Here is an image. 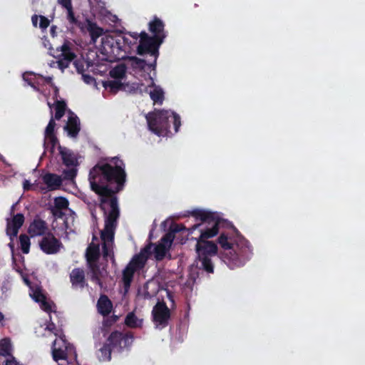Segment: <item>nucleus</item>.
Wrapping results in <instances>:
<instances>
[{
    "mask_svg": "<svg viewBox=\"0 0 365 365\" xmlns=\"http://www.w3.org/2000/svg\"><path fill=\"white\" fill-rule=\"evenodd\" d=\"M123 185V184H90L91 190L102 197L103 202H105L103 198L111 197L109 201V210L108 212H105V227L101 232V237L103 241V252L105 257L110 255L117 220L119 217L117 199L113 196L122 189Z\"/></svg>",
    "mask_w": 365,
    "mask_h": 365,
    "instance_id": "1",
    "label": "nucleus"
},
{
    "mask_svg": "<svg viewBox=\"0 0 365 365\" xmlns=\"http://www.w3.org/2000/svg\"><path fill=\"white\" fill-rule=\"evenodd\" d=\"M217 242L223 249L220 258L231 269L244 266L252 256L251 245L243 236H237L232 242L225 233H221Z\"/></svg>",
    "mask_w": 365,
    "mask_h": 365,
    "instance_id": "2",
    "label": "nucleus"
},
{
    "mask_svg": "<svg viewBox=\"0 0 365 365\" xmlns=\"http://www.w3.org/2000/svg\"><path fill=\"white\" fill-rule=\"evenodd\" d=\"M113 163H97L89 173L90 182L104 180L106 182H125L127 174L124 162L118 157L110 160Z\"/></svg>",
    "mask_w": 365,
    "mask_h": 365,
    "instance_id": "3",
    "label": "nucleus"
},
{
    "mask_svg": "<svg viewBox=\"0 0 365 365\" xmlns=\"http://www.w3.org/2000/svg\"><path fill=\"white\" fill-rule=\"evenodd\" d=\"M202 226L201 223H196L190 228H186L182 224H178L173 220H165L161 222V228L168 231L165 235L161 237V260L165 258L171 259V255L169 251L175 240L178 243L184 244L187 239H184L183 234L186 236L190 235L197 228Z\"/></svg>",
    "mask_w": 365,
    "mask_h": 365,
    "instance_id": "4",
    "label": "nucleus"
},
{
    "mask_svg": "<svg viewBox=\"0 0 365 365\" xmlns=\"http://www.w3.org/2000/svg\"><path fill=\"white\" fill-rule=\"evenodd\" d=\"M153 255L156 260H160V244H148L138 255L133 257L124 269L122 277L124 294H126L130 288L134 273L142 269L147 259Z\"/></svg>",
    "mask_w": 365,
    "mask_h": 365,
    "instance_id": "5",
    "label": "nucleus"
},
{
    "mask_svg": "<svg viewBox=\"0 0 365 365\" xmlns=\"http://www.w3.org/2000/svg\"><path fill=\"white\" fill-rule=\"evenodd\" d=\"M195 250L197 255L195 260L196 268L205 272L207 274H213L215 265L212 257L217 255V245L212 241L197 240Z\"/></svg>",
    "mask_w": 365,
    "mask_h": 365,
    "instance_id": "6",
    "label": "nucleus"
},
{
    "mask_svg": "<svg viewBox=\"0 0 365 365\" xmlns=\"http://www.w3.org/2000/svg\"><path fill=\"white\" fill-rule=\"evenodd\" d=\"M68 201L62 197H56L54 200V206L52 208V213L55 218L53 222V228L58 227L66 233L72 231L75 222V214L68 207Z\"/></svg>",
    "mask_w": 365,
    "mask_h": 365,
    "instance_id": "7",
    "label": "nucleus"
},
{
    "mask_svg": "<svg viewBox=\"0 0 365 365\" xmlns=\"http://www.w3.org/2000/svg\"><path fill=\"white\" fill-rule=\"evenodd\" d=\"M190 214L193 216L196 220H200L202 222L207 223L210 227L201 229L200 236L195 240H207L217 235L219 232V225L220 219L215 212L201 209H195Z\"/></svg>",
    "mask_w": 365,
    "mask_h": 365,
    "instance_id": "8",
    "label": "nucleus"
},
{
    "mask_svg": "<svg viewBox=\"0 0 365 365\" xmlns=\"http://www.w3.org/2000/svg\"><path fill=\"white\" fill-rule=\"evenodd\" d=\"M128 38L123 36H105L101 38V53L110 61L119 58Z\"/></svg>",
    "mask_w": 365,
    "mask_h": 365,
    "instance_id": "9",
    "label": "nucleus"
},
{
    "mask_svg": "<svg viewBox=\"0 0 365 365\" xmlns=\"http://www.w3.org/2000/svg\"><path fill=\"white\" fill-rule=\"evenodd\" d=\"M160 46V36H149L145 31L140 34L139 45L137 47L138 54L143 56L148 54L153 59L154 66L158 56V46Z\"/></svg>",
    "mask_w": 365,
    "mask_h": 365,
    "instance_id": "10",
    "label": "nucleus"
},
{
    "mask_svg": "<svg viewBox=\"0 0 365 365\" xmlns=\"http://www.w3.org/2000/svg\"><path fill=\"white\" fill-rule=\"evenodd\" d=\"M75 354L74 349L72 345L68 344L65 336L60 334L56 338L52 345V356L56 361L59 360H66L68 354Z\"/></svg>",
    "mask_w": 365,
    "mask_h": 365,
    "instance_id": "11",
    "label": "nucleus"
},
{
    "mask_svg": "<svg viewBox=\"0 0 365 365\" xmlns=\"http://www.w3.org/2000/svg\"><path fill=\"white\" fill-rule=\"evenodd\" d=\"M39 245L41 250L48 255L58 252L61 247L60 241L52 235L43 237Z\"/></svg>",
    "mask_w": 365,
    "mask_h": 365,
    "instance_id": "12",
    "label": "nucleus"
},
{
    "mask_svg": "<svg viewBox=\"0 0 365 365\" xmlns=\"http://www.w3.org/2000/svg\"><path fill=\"white\" fill-rule=\"evenodd\" d=\"M24 216L22 214H16L11 220H7L6 233L12 240L16 237L19 230L23 225Z\"/></svg>",
    "mask_w": 365,
    "mask_h": 365,
    "instance_id": "13",
    "label": "nucleus"
},
{
    "mask_svg": "<svg viewBox=\"0 0 365 365\" xmlns=\"http://www.w3.org/2000/svg\"><path fill=\"white\" fill-rule=\"evenodd\" d=\"M148 127L153 133L160 136V110L155 109L145 115Z\"/></svg>",
    "mask_w": 365,
    "mask_h": 365,
    "instance_id": "14",
    "label": "nucleus"
},
{
    "mask_svg": "<svg viewBox=\"0 0 365 365\" xmlns=\"http://www.w3.org/2000/svg\"><path fill=\"white\" fill-rule=\"evenodd\" d=\"M64 130L70 138H76L81 130V123L78 117L73 114L69 116L68 122L64 126Z\"/></svg>",
    "mask_w": 365,
    "mask_h": 365,
    "instance_id": "15",
    "label": "nucleus"
},
{
    "mask_svg": "<svg viewBox=\"0 0 365 365\" xmlns=\"http://www.w3.org/2000/svg\"><path fill=\"white\" fill-rule=\"evenodd\" d=\"M30 296L35 302L39 303L40 307L45 312L51 313L53 311L52 304L46 299L40 289L32 290Z\"/></svg>",
    "mask_w": 365,
    "mask_h": 365,
    "instance_id": "16",
    "label": "nucleus"
},
{
    "mask_svg": "<svg viewBox=\"0 0 365 365\" xmlns=\"http://www.w3.org/2000/svg\"><path fill=\"white\" fill-rule=\"evenodd\" d=\"M48 230L46 222L41 219H35L29 227V233L31 237L41 236Z\"/></svg>",
    "mask_w": 365,
    "mask_h": 365,
    "instance_id": "17",
    "label": "nucleus"
},
{
    "mask_svg": "<svg viewBox=\"0 0 365 365\" xmlns=\"http://www.w3.org/2000/svg\"><path fill=\"white\" fill-rule=\"evenodd\" d=\"M59 153L61 156L63 163L67 167H76L78 164L77 159L73 153L68 148L58 146Z\"/></svg>",
    "mask_w": 365,
    "mask_h": 365,
    "instance_id": "18",
    "label": "nucleus"
},
{
    "mask_svg": "<svg viewBox=\"0 0 365 365\" xmlns=\"http://www.w3.org/2000/svg\"><path fill=\"white\" fill-rule=\"evenodd\" d=\"M70 277L73 287L76 288H83L84 287L85 275L83 269L79 268L73 269Z\"/></svg>",
    "mask_w": 365,
    "mask_h": 365,
    "instance_id": "19",
    "label": "nucleus"
},
{
    "mask_svg": "<svg viewBox=\"0 0 365 365\" xmlns=\"http://www.w3.org/2000/svg\"><path fill=\"white\" fill-rule=\"evenodd\" d=\"M97 307L98 312L101 314L103 316H107L111 312L113 305L112 302L108 298V297H106V295H102L100 297L98 301Z\"/></svg>",
    "mask_w": 365,
    "mask_h": 365,
    "instance_id": "20",
    "label": "nucleus"
},
{
    "mask_svg": "<svg viewBox=\"0 0 365 365\" xmlns=\"http://www.w3.org/2000/svg\"><path fill=\"white\" fill-rule=\"evenodd\" d=\"M91 272V279L93 282H96L99 284L101 287H103L101 282V278L104 277L106 274V271L103 268H100L96 263H91L89 265Z\"/></svg>",
    "mask_w": 365,
    "mask_h": 365,
    "instance_id": "21",
    "label": "nucleus"
},
{
    "mask_svg": "<svg viewBox=\"0 0 365 365\" xmlns=\"http://www.w3.org/2000/svg\"><path fill=\"white\" fill-rule=\"evenodd\" d=\"M133 339V337L132 335L126 334L123 336L121 333L118 331H115L111 333V334L110 335L108 338V341L110 344H112L113 346H117L118 344L120 346L122 341H124L125 344H126L127 342H132Z\"/></svg>",
    "mask_w": 365,
    "mask_h": 365,
    "instance_id": "22",
    "label": "nucleus"
},
{
    "mask_svg": "<svg viewBox=\"0 0 365 365\" xmlns=\"http://www.w3.org/2000/svg\"><path fill=\"white\" fill-rule=\"evenodd\" d=\"M125 324L130 328H140L142 327L143 319L137 317L133 312H130L125 317Z\"/></svg>",
    "mask_w": 365,
    "mask_h": 365,
    "instance_id": "23",
    "label": "nucleus"
},
{
    "mask_svg": "<svg viewBox=\"0 0 365 365\" xmlns=\"http://www.w3.org/2000/svg\"><path fill=\"white\" fill-rule=\"evenodd\" d=\"M127 68L124 64H119L112 68L110 72V76L116 80H122L125 77Z\"/></svg>",
    "mask_w": 365,
    "mask_h": 365,
    "instance_id": "24",
    "label": "nucleus"
},
{
    "mask_svg": "<svg viewBox=\"0 0 365 365\" xmlns=\"http://www.w3.org/2000/svg\"><path fill=\"white\" fill-rule=\"evenodd\" d=\"M106 88H109L113 93H117L118 91L125 90V85L120 80L107 81L103 83Z\"/></svg>",
    "mask_w": 365,
    "mask_h": 365,
    "instance_id": "25",
    "label": "nucleus"
},
{
    "mask_svg": "<svg viewBox=\"0 0 365 365\" xmlns=\"http://www.w3.org/2000/svg\"><path fill=\"white\" fill-rule=\"evenodd\" d=\"M99 257V247L98 246L90 245L86 251V258L88 264L91 263H96V260Z\"/></svg>",
    "mask_w": 365,
    "mask_h": 365,
    "instance_id": "26",
    "label": "nucleus"
},
{
    "mask_svg": "<svg viewBox=\"0 0 365 365\" xmlns=\"http://www.w3.org/2000/svg\"><path fill=\"white\" fill-rule=\"evenodd\" d=\"M61 58L68 61H72L76 56V54L71 51L69 46V43L68 41L64 42V43L61 46Z\"/></svg>",
    "mask_w": 365,
    "mask_h": 365,
    "instance_id": "27",
    "label": "nucleus"
},
{
    "mask_svg": "<svg viewBox=\"0 0 365 365\" xmlns=\"http://www.w3.org/2000/svg\"><path fill=\"white\" fill-rule=\"evenodd\" d=\"M170 317V309L166 303L161 299V328L168 325V319Z\"/></svg>",
    "mask_w": 365,
    "mask_h": 365,
    "instance_id": "28",
    "label": "nucleus"
},
{
    "mask_svg": "<svg viewBox=\"0 0 365 365\" xmlns=\"http://www.w3.org/2000/svg\"><path fill=\"white\" fill-rule=\"evenodd\" d=\"M12 353V346L9 339H4L0 341V355L4 356H11Z\"/></svg>",
    "mask_w": 365,
    "mask_h": 365,
    "instance_id": "29",
    "label": "nucleus"
},
{
    "mask_svg": "<svg viewBox=\"0 0 365 365\" xmlns=\"http://www.w3.org/2000/svg\"><path fill=\"white\" fill-rule=\"evenodd\" d=\"M66 103L64 101L57 100L55 102V115L54 119L59 120L65 114L66 109Z\"/></svg>",
    "mask_w": 365,
    "mask_h": 365,
    "instance_id": "30",
    "label": "nucleus"
},
{
    "mask_svg": "<svg viewBox=\"0 0 365 365\" xmlns=\"http://www.w3.org/2000/svg\"><path fill=\"white\" fill-rule=\"evenodd\" d=\"M91 38L93 43L103 35V29L98 26L96 24H91L88 28Z\"/></svg>",
    "mask_w": 365,
    "mask_h": 365,
    "instance_id": "31",
    "label": "nucleus"
},
{
    "mask_svg": "<svg viewBox=\"0 0 365 365\" xmlns=\"http://www.w3.org/2000/svg\"><path fill=\"white\" fill-rule=\"evenodd\" d=\"M128 63L131 67L134 69H138L140 71L144 70L147 64L146 61L140 59L135 56H131L129 58Z\"/></svg>",
    "mask_w": 365,
    "mask_h": 365,
    "instance_id": "32",
    "label": "nucleus"
},
{
    "mask_svg": "<svg viewBox=\"0 0 365 365\" xmlns=\"http://www.w3.org/2000/svg\"><path fill=\"white\" fill-rule=\"evenodd\" d=\"M77 175V169L76 167H68V169H66L63 171L62 175H61L62 178V181L65 180H71L72 182H74V179Z\"/></svg>",
    "mask_w": 365,
    "mask_h": 365,
    "instance_id": "33",
    "label": "nucleus"
},
{
    "mask_svg": "<svg viewBox=\"0 0 365 365\" xmlns=\"http://www.w3.org/2000/svg\"><path fill=\"white\" fill-rule=\"evenodd\" d=\"M21 249L24 254H28L30 250V239L26 235H21L19 237Z\"/></svg>",
    "mask_w": 365,
    "mask_h": 365,
    "instance_id": "34",
    "label": "nucleus"
},
{
    "mask_svg": "<svg viewBox=\"0 0 365 365\" xmlns=\"http://www.w3.org/2000/svg\"><path fill=\"white\" fill-rule=\"evenodd\" d=\"M101 354L99 355V359L101 361H109L111 356V350L110 348V344H105L102 348L99 350Z\"/></svg>",
    "mask_w": 365,
    "mask_h": 365,
    "instance_id": "35",
    "label": "nucleus"
},
{
    "mask_svg": "<svg viewBox=\"0 0 365 365\" xmlns=\"http://www.w3.org/2000/svg\"><path fill=\"white\" fill-rule=\"evenodd\" d=\"M43 182H62V178L57 174L46 173L43 176Z\"/></svg>",
    "mask_w": 365,
    "mask_h": 365,
    "instance_id": "36",
    "label": "nucleus"
},
{
    "mask_svg": "<svg viewBox=\"0 0 365 365\" xmlns=\"http://www.w3.org/2000/svg\"><path fill=\"white\" fill-rule=\"evenodd\" d=\"M66 9L67 10V19L69 23L72 25L80 26L81 23L74 15L73 6H70V8H66Z\"/></svg>",
    "mask_w": 365,
    "mask_h": 365,
    "instance_id": "37",
    "label": "nucleus"
},
{
    "mask_svg": "<svg viewBox=\"0 0 365 365\" xmlns=\"http://www.w3.org/2000/svg\"><path fill=\"white\" fill-rule=\"evenodd\" d=\"M149 29L151 32L155 34V36H160V19L155 17L153 21L150 22Z\"/></svg>",
    "mask_w": 365,
    "mask_h": 365,
    "instance_id": "38",
    "label": "nucleus"
},
{
    "mask_svg": "<svg viewBox=\"0 0 365 365\" xmlns=\"http://www.w3.org/2000/svg\"><path fill=\"white\" fill-rule=\"evenodd\" d=\"M153 321L155 323V327L158 328L160 324V300L155 305L153 310Z\"/></svg>",
    "mask_w": 365,
    "mask_h": 365,
    "instance_id": "39",
    "label": "nucleus"
},
{
    "mask_svg": "<svg viewBox=\"0 0 365 365\" xmlns=\"http://www.w3.org/2000/svg\"><path fill=\"white\" fill-rule=\"evenodd\" d=\"M55 120L56 119H54L53 117L51 116V118L45 129L44 136L55 134L54 129H55V126L56 125Z\"/></svg>",
    "mask_w": 365,
    "mask_h": 365,
    "instance_id": "40",
    "label": "nucleus"
},
{
    "mask_svg": "<svg viewBox=\"0 0 365 365\" xmlns=\"http://www.w3.org/2000/svg\"><path fill=\"white\" fill-rule=\"evenodd\" d=\"M44 144L48 143L51 145V149H54L56 144L58 143V138L56 135H49L44 136Z\"/></svg>",
    "mask_w": 365,
    "mask_h": 365,
    "instance_id": "41",
    "label": "nucleus"
},
{
    "mask_svg": "<svg viewBox=\"0 0 365 365\" xmlns=\"http://www.w3.org/2000/svg\"><path fill=\"white\" fill-rule=\"evenodd\" d=\"M150 98L153 101L154 103L160 101V88H155L150 93Z\"/></svg>",
    "mask_w": 365,
    "mask_h": 365,
    "instance_id": "42",
    "label": "nucleus"
},
{
    "mask_svg": "<svg viewBox=\"0 0 365 365\" xmlns=\"http://www.w3.org/2000/svg\"><path fill=\"white\" fill-rule=\"evenodd\" d=\"M49 24H50V21L46 17H45L43 16H40V23H39L40 28H41L43 29H46L49 26Z\"/></svg>",
    "mask_w": 365,
    "mask_h": 365,
    "instance_id": "43",
    "label": "nucleus"
},
{
    "mask_svg": "<svg viewBox=\"0 0 365 365\" xmlns=\"http://www.w3.org/2000/svg\"><path fill=\"white\" fill-rule=\"evenodd\" d=\"M71 62V61H68L67 60H65V59L61 58L58 61V65L61 69L63 70L69 66V64Z\"/></svg>",
    "mask_w": 365,
    "mask_h": 365,
    "instance_id": "44",
    "label": "nucleus"
},
{
    "mask_svg": "<svg viewBox=\"0 0 365 365\" xmlns=\"http://www.w3.org/2000/svg\"><path fill=\"white\" fill-rule=\"evenodd\" d=\"M165 291L166 292L168 299L170 302V308L173 309L175 307V301H174V298H173V294L172 292H170L167 289H165Z\"/></svg>",
    "mask_w": 365,
    "mask_h": 365,
    "instance_id": "45",
    "label": "nucleus"
},
{
    "mask_svg": "<svg viewBox=\"0 0 365 365\" xmlns=\"http://www.w3.org/2000/svg\"><path fill=\"white\" fill-rule=\"evenodd\" d=\"M5 365H23L21 364H20L19 361H17L14 357H13L12 356H10L9 359H7L6 360V364Z\"/></svg>",
    "mask_w": 365,
    "mask_h": 365,
    "instance_id": "46",
    "label": "nucleus"
},
{
    "mask_svg": "<svg viewBox=\"0 0 365 365\" xmlns=\"http://www.w3.org/2000/svg\"><path fill=\"white\" fill-rule=\"evenodd\" d=\"M58 2L65 9L72 6L71 0H58Z\"/></svg>",
    "mask_w": 365,
    "mask_h": 365,
    "instance_id": "47",
    "label": "nucleus"
},
{
    "mask_svg": "<svg viewBox=\"0 0 365 365\" xmlns=\"http://www.w3.org/2000/svg\"><path fill=\"white\" fill-rule=\"evenodd\" d=\"M46 330H48L49 332L53 333L55 336H58V334L56 332V327H55L53 323H51V324H48L46 327Z\"/></svg>",
    "mask_w": 365,
    "mask_h": 365,
    "instance_id": "48",
    "label": "nucleus"
},
{
    "mask_svg": "<svg viewBox=\"0 0 365 365\" xmlns=\"http://www.w3.org/2000/svg\"><path fill=\"white\" fill-rule=\"evenodd\" d=\"M82 77L83 78L84 82H86V83H91L92 81L95 80L93 77L88 74H82Z\"/></svg>",
    "mask_w": 365,
    "mask_h": 365,
    "instance_id": "49",
    "label": "nucleus"
},
{
    "mask_svg": "<svg viewBox=\"0 0 365 365\" xmlns=\"http://www.w3.org/2000/svg\"><path fill=\"white\" fill-rule=\"evenodd\" d=\"M155 284H156V282H155V281H152V282H149L148 283V284H147L148 294V295H150V297H152V296L154 294V293H150V292H149V291H148V289H149L151 287L154 286Z\"/></svg>",
    "mask_w": 365,
    "mask_h": 365,
    "instance_id": "50",
    "label": "nucleus"
},
{
    "mask_svg": "<svg viewBox=\"0 0 365 365\" xmlns=\"http://www.w3.org/2000/svg\"><path fill=\"white\" fill-rule=\"evenodd\" d=\"M75 65L78 73L83 74V72L84 71L83 65H79L77 62L75 63Z\"/></svg>",
    "mask_w": 365,
    "mask_h": 365,
    "instance_id": "51",
    "label": "nucleus"
},
{
    "mask_svg": "<svg viewBox=\"0 0 365 365\" xmlns=\"http://www.w3.org/2000/svg\"><path fill=\"white\" fill-rule=\"evenodd\" d=\"M43 43L45 48H48L50 51L52 49L51 43L48 40L45 39Z\"/></svg>",
    "mask_w": 365,
    "mask_h": 365,
    "instance_id": "52",
    "label": "nucleus"
},
{
    "mask_svg": "<svg viewBox=\"0 0 365 365\" xmlns=\"http://www.w3.org/2000/svg\"><path fill=\"white\" fill-rule=\"evenodd\" d=\"M37 20H38V16L34 14V16H32L31 17V21H32V23L33 24L36 26L37 25Z\"/></svg>",
    "mask_w": 365,
    "mask_h": 365,
    "instance_id": "53",
    "label": "nucleus"
},
{
    "mask_svg": "<svg viewBox=\"0 0 365 365\" xmlns=\"http://www.w3.org/2000/svg\"><path fill=\"white\" fill-rule=\"evenodd\" d=\"M34 184H24V190H29L32 189Z\"/></svg>",
    "mask_w": 365,
    "mask_h": 365,
    "instance_id": "54",
    "label": "nucleus"
},
{
    "mask_svg": "<svg viewBox=\"0 0 365 365\" xmlns=\"http://www.w3.org/2000/svg\"><path fill=\"white\" fill-rule=\"evenodd\" d=\"M6 180L11 182V180L10 179H9L8 178L5 177L4 175L0 174V181L4 182Z\"/></svg>",
    "mask_w": 365,
    "mask_h": 365,
    "instance_id": "55",
    "label": "nucleus"
},
{
    "mask_svg": "<svg viewBox=\"0 0 365 365\" xmlns=\"http://www.w3.org/2000/svg\"><path fill=\"white\" fill-rule=\"evenodd\" d=\"M47 185H48V189L53 190V189L56 188V185H60L61 184H53V183H51V184H47Z\"/></svg>",
    "mask_w": 365,
    "mask_h": 365,
    "instance_id": "56",
    "label": "nucleus"
},
{
    "mask_svg": "<svg viewBox=\"0 0 365 365\" xmlns=\"http://www.w3.org/2000/svg\"><path fill=\"white\" fill-rule=\"evenodd\" d=\"M56 27L55 26H52L51 28V34L54 36H55V34H56Z\"/></svg>",
    "mask_w": 365,
    "mask_h": 365,
    "instance_id": "57",
    "label": "nucleus"
},
{
    "mask_svg": "<svg viewBox=\"0 0 365 365\" xmlns=\"http://www.w3.org/2000/svg\"><path fill=\"white\" fill-rule=\"evenodd\" d=\"M45 81L47 83H50L51 81H52V78L51 77H46L45 78Z\"/></svg>",
    "mask_w": 365,
    "mask_h": 365,
    "instance_id": "58",
    "label": "nucleus"
},
{
    "mask_svg": "<svg viewBox=\"0 0 365 365\" xmlns=\"http://www.w3.org/2000/svg\"><path fill=\"white\" fill-rule=\"evenodd\" d=\"M24 79H25V81H28V82H29V84L31 87L34 88L35 89L36 88V86L34 85V83H32L30 81H29L28 79H26V78H24Z\"/></svg>",
    "mask_w": 365,
    "mask_h": 365,
    "instance_id": "59",
    "label": "nucleus"
},
{
    "mask_svg": "<svg viewBox=\"0 0 365 365\" xmlns=\"http://www.w3.org/2000/svg\"><path fill=\"white\" fill-rule=\"evenodd\" d=\"M4 319V315L0 312V322Z\"/></svg>",
    "mask_w": 365,
    "mask_h": 365,
    "instance_id": "60",
    "label": "nucleus"
},
{
    "mask_svg": "<svg viewBox=\"0 0 365 365\" xmlns=\"http://www.w3.org/2000/svg\"><path fill=\"white\" fill-rule=\"evenodd\" d=\"M0 160L2 161L3 163H5V158L4 157L0 154Z\"/></svg>",
    "mask_w": 365,
    "mask_h": 365,
    "instance_id": "61",
    "label": "nucleus"
},
{
    "mask_svg": "<svg viewBox=\"0 0 365 365\" xmlns=\"http://www.w3.org/2000/svg\"><path fill=\"white\" fill-rule=\"evenodd\" d=\"M9 246L10 247V248L11 249V250L13 251V250H14V245H13V243H11H11H9Z\"/></svg>",
    "mask_w": 365,
    "mask_h": 365,
    "instance_id": "62",
    "label": "nucleus"
},
{
    "mask_svg": "<svg viewBox=\"0 0 365 365\" xmlns=\"http://www.w3.org/2000/svg\"><path fill=\"white\" fill-rule=\"evenodd\" d=\"M153 235V230L150 231V236H149L150 239H151V238H152Z\"/></svg>",
    "mask_w": 365,
    "mask_h": 365,
    "instance_id": "63",
    "label": "nucleus"
},
{
    "mask_svg": "<svg viewBox=\"0 0 365 365\" xmlns=\"http://www.w3.org/2000/svg\"><path fill=\"white\" fill-rule=\"evenodd\" d=\"M24 282L27 285H29V282L27 279L24 278Z\"/></svg>",
    "mask_w": 365,
    "mask_h": 365,
    "instance_id": "64",
    "label": "nucleus"
}]
</instances>
